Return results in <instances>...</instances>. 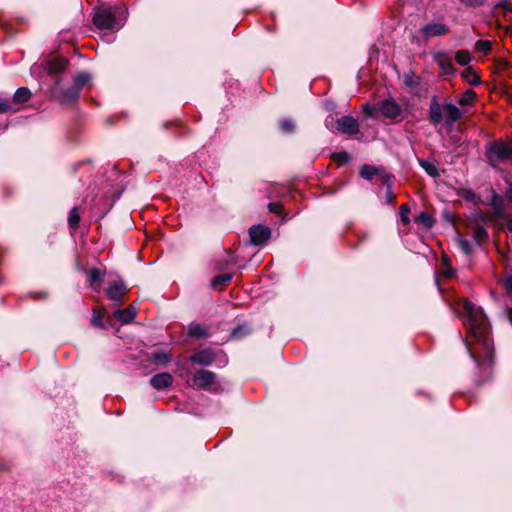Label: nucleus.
<instances>
[{"label": "nucleus", "mask_w": 512, "mask_h": 512, "mask_svg": "<svg viewBox=\"0 0 512 512\" xmlns=\"http://www.w3.org/2000/svg\"><path fill=\"white\" fill-rule=\"evenodd\" d=\"M462 309L465 314L464 325L468 330L466 347L477 366L479 375L476 383L480 385L492 374L494 347L490 336V325L482 308L471 301L463 300Z\"/></svg>", "instance_id": "1"}, {"label": "nucleus", "mask_w": 512, "mask_h": 512, "mask_svg": "<svg viewBox=\"0 0 512 512\" xmlns=\"http://www.w3.org/2000/svg\"><path fill=\"white\" fill-rule=\"evenodd\" d=\"M126 10L121 7L101 5L95 9L93 23L99 29H120L125 21Z\"/></svg>", "instance_id": "2"}, {"label": "nucleus", "mask_w": 512, "mask_h": 512, "mask_svg": "<svg viewBox=\"0 0 512 512\" xmlns=\"http://www.w3.org/2000/svg\"><path fill=\"white\" fill-rule=\"evenodd\" d=\"M377 110L381 115L395 123L403 120L406 117V109L403 105L397 102L394 98H385L377 104Z\"/></svg>", "instance_id": "3"}, {"label": "nucleus", "mask_w": 512, "mask_h": 512, "mask_svg": "<svg viewBox=\"0 0 512 512\" xmlns=\"http://www.w3.org/2000/svg\"><path fill=\"white\" fill-rule=\"evenodd\" d=\"M487 157L493 166L512 162V143L502 141L491 143L487 149Z\"/></svg>", "instance_id": "4"}, {"label": "nucleus", "mask_w": 512, "mask_h": 512, "mask_svg": "<svg viewBox=\"0 0 512 512\" xmlns=\"http://www.w3.org/2000/svg\"><path fill=\"white\" fill-rule=\"evenodd\" d=\"M51 93L54 98L58 99L61 103L64 104L75 102L80 95V92L77 90V88H74L73 86L67 89H62L58 79L55 81V84L51 89Z\"/></svg>", "instance_id": "5"}, {"label": "nucleus", "mask_w": 512, "mask_h": 512, "mask_svg": "<svg viewBox=\"0 0 512 512\" xmlns=\"http://www.w3.org/2000/svg\"><path fill=\"white\" fill-rule=\"evenodd\" d=\"M335 124L338 132L348 136H356L360 132L359 123L352 116H343L337 119Z\"/></svg>", "instance_id": "6"}, {"label": "nucleus", "mask_w": 512, "mask_h": 512, "mask_svg": "<svg viewBox=\"0 0 512 512\" xmlns=\"http://www.w3.org/2000/svg\"><path fill=\"white\" fill-rule=\"evenodd\" d=\"M450 29L446 24L440 22H431L421 27L420 33L427 39L432 37L445 36L449 34Z\"/></svg>", "instance_id": "7"}, {"label": "nucleus", "mask_w": 512, "mask_h": 512, "mask_svg": "<svg viewBox=\"0 0 512 512\" xmlns=\"http://www.w3.org/2000/svg\"><path fill=\"white\" fill-rule=\"evenodd\" d=\"M216 375L209 370L200 369L193 376V385L198 389H209L214 384Z\"/></svg>", "instance_id": "8"}, {"label": "nucleus", "mask_w": 512, "mask_h": 512, "mask_svg": "<svg viewBox=\"0 0 512 512\" xmlns=\"http://www.w3.org/2000/svg\"><path fill=\"white\" fill-rule=\"evenodd\" d=\"M251 243L260 246L263 245L271 236V230L263 225H254L249 229Z\"/></svg>", "instance_id": "9"}, {"label": "nucleus", "mask_w": 512, "mask_h": 512, "mask_svg": "<svg viewBox=\"0 0 512 512\" xmlns=\"http://www.w3.org/2000/svg\"><path fill=\"white\" fill-rule=\"evenodd\" d=\"M443 113L445 125L450 129L453 127L455 122L459 121L463 117V112L452 103H446L443 105Z\"/></svg>", "instance_id": "10"}, {"label": "nucleus", "mask_w": 512, "mask_h": 512, "mask_svg": "<svg viewBox=\"0 0 512 512\" xmlns=\"http://www.w3.org/2000/svg\"><path fill=\"white\" fill-rule=\"evenodd\" d=\"M191 362L203 366L211 365L215 360V352L211 348L196 351L190 358Z\"/></svg>", "instance_id": "11"}, {"label": "nucleus", "mask_w": 512, "mask_h": 512, "mask_svg": "<svg viewBox=\"0 0 512 512\" xmlns=\"http://www.w3.org/2000/svg\"><path fill=\"white\" fill-rule=\"evenodd\" d=\"M434 60L438 64L443 75L455 74L456 69L453 65L452 59L445 52L437 53Z\"/></svg>", "instance_id": "12"}, {"label": "nucleus", "mask_w": 512, "mask_h": 512, "mask_svg": "<svg viewBox=\"0 0 512 512\" xmlns=\"http://www.w3.org/2000/svg\"><path fill=\"white\" fill-rule=\"evenodd\" d=\"M126 291V286L122 281H115L109 285L106 295L110 300L121 304Z\"/></svg>", "instance_id": "13"}, {"label": "nucleus", "mask_w": 512, "mask_h": 512, "mask_svg": "<svg viewBox=\"0 0 512 512\" xmlns=\"http://www.w3.org/2000/svg\"><path fill=\"white\" fill-rule=\"evenodd\" d=\"M173 384V376L170 373L162 372L150 379V385L156 390H164Z\"/></svg>", "instance_id": "14"}, {"label": "nucleus", "mask_w": 512, "mask_h": 512, "mask_svg": "<svg viewBox=\"0 0 512 512\" xmlns=\"http://www.w3.org/2000/svg\"><path fill=\"white\" fill-rule=\"evenodd\" d=\"M429 121L432 125L437 126L443 121V106H441L434 97L429 106Z\"/></svg>", "instance_id": "15"}, {"label": "nucleus", "mask_w": 512, "mask_h": 512, "mask_svg": "<svg viewBox=\"0 0 512 512\" xmlns=\"http://www.w3.org/2000/svg\"><path fill=\"white\" fill-rule=\"evenodd\" d=\"M136 313V308L133 305H130L125 309L116 310L114 312V318L122 324H128L134 320Z\"/></svg>", "instance_id": "16"}, {"label": "nucleus", "mask_w": 512, "mask_h": 512, "mask_svg": "<svg viewBox=\"0 0 512 512\" xmlns=\"http://www.w3.org/2000/svg\"><path fill=\"white\" fill-rule=\"evenodd\" d=\"M494 209L496 212V215L499 217V219L502 220L503 227L508 231L512 233V218H508L505 214L504 207H503V201L499 197V205L496 203L494 204Z\"/></svg>", "instance_id": "17"}, {"label": "nucleus", "mask_w": 512, "mask_h": 512, "mask_svg": "<svg viewBox=\"0 0 512 512\" xmlns=\"http://www.w3.org/2000/svg\"><path fill=\"white\" fill-rule=\"evenodd\" d=\"M104 277V273L99 268H92L88 273L89 284L95 291L100 290V286Z\"/></svg>", "instance_id": "18"}, {"label": "nucleus", "mask_w": 512, "mask_h": 512, "mask_svg": "<svg viewBox=\"0 0 512 512\" xmlns=\"http://www.w3.org/2000/svg\"><path fill=\"white\" fill-rule=\"evenodd\" d=\"M461 77L472 86H478L481 84L479 75L471 66H468L464 71H462Z\"/></svg>", "instance_id": "19"}, {"label": "nucleus", "mask_w": 512, "mask_h": 512, "mask_svg": "<svg viewBox=\"0 0 512 512\" xmlns=\"http://www.w3.org/2000/svg\"><path fill=\"white\" fill-rule=\"evenodd\" d=\"M188 334L192 338H202L209 335L208 328L201 324H190L188 327Z\"/></svg>", "instance_id": "20"}, {"label": "nucleus", "mask_w": 512, "mask_h": 512, "mask_svg": "<svg viewBox=\"0 0 512 512\" xmlns=\"http://www.w3.org/2000/svg\"><path fill=\"white\" fill-rule=\"evenodd\" d=\"M419 164L429 176L433 178L440 176L437 163L435 161L419 160Z\"/></svg>", "instance_id": "21"}, {"label": "nucleus", "mask_w": 512, "mask_h": 512, "mask_svg": "<svg viewBox=\"0 0 512 512\" xmlns=\"http://www.w3.org/2000/svg\"><path fill=\"white\" fill-rule=\"evenodd\" d=\"M30 96H31V93L28 88H26V87L18 88L13 96L12 101H11L12 105L25 103L30 99Z\"/></svg>", "instance_id": "22"}, {"label": "nucleus", "mask_w": 512, "mask_h": 512, "mask_svg": "<svg viewBox=\"0 0 512 512\" xmlns=\"http://www.w3.org/2000/svg\"><path fill=\"white\" fill-rule=\"evenodd\" d=\"M477 99V94L474 90H466L458 100L460 106H472Z\"/></svg>", "instance_id": "23"}, {"label": "nucleus", "mask_w": 512, "mask_h": 512, "mask_svg": "<svg viewBox=\"0 0 512 512\" xmlns=\"http://www.w3.org/2000/svg\"><path fill=\"white\" fill-rule=\"evenodd\" d=\"M67 62L64 59H54L48 63V72L58 74L66 69Z\"/></svg>", "instance_id": "24"}, {"label": "nucleus", "mask_w": 512, "mask_h": 512, "mask_svg": "<svg viewBox=\"0 0 512 512\" xmlns=\"http://www.w3.org/2000/svg\"><path fill=\"white\" fill-rule=\"evenodd\" d=\"M91 76L90 74L86 72L79 73L74 77L73 80V87L77 88V90L80 92L81 89L90 81Z\"/></svg>", "instance_id": "25"}, {"label": "nucleus", "mask_w": 512, "mask_h": 512, "mask_svg": "<svg viewBox=\"0 0 512 512\" xmlns=\"http://www.w3.org/2000/svg\"><path fill=\"white\" fill-rule=\"evenodd\" d=\"M233 275L230 273H224L221 275L215 276L211 281V286L213 288H217L219 286H226L232 280Z\"/></svg>", "instance_id": "26"}, {"label": "nucleus", "mask_w": 512, "mask_h": 512, "mask_svg": "<svg viewBox=\"0 0 512 512\" xmlns=\"http://www.w3.org/2000/svg\"><path fill=\"white\" fill-rule=\"evenodd\" d=\"M151 359L155 364L165 365L171 359V356L165 351H155L151 355Z\"/></svg>", "instance_id": "27"}, {"label": "nucleus", "mask_w": 512, "mask_h": 512, "mask_svg": "<svg viewBox=\"0 0 512 512\" xmlns=\"http://www.w3.org/2000/svg\"><path fill=\"white\" fill-rule=\"evenodd\" d=\"M250 332H251V329L246 324L239 325L233 329V331L231 333V338L239 340V339L249 335Z\"/></svg>", "instance_id": "28"}, {"label": "nucleus", "mask_w": 512, "mask_h": 512, "mask_svg": "<svg viewBox=\"0 0 512 512\" xmlns=\"http://www.w3.org/2000/svg\"><path fill=\"white\" fill-rule=\"evenodd\" d=\"M414 221L418 224H422L426 228H431L434 224L433 218L426 212H421L415 216Z\"/></svg>", "instance_id": "29"}, {"label": "nucleus", "mask_w": 512, "mask_h": 512, "mask_svg": "<svg viewBox=\"0 0 512 512\" xmlns=\"http://www.w3.org/2000/svg\"><path fill=\"white\" fill-rule=\"evenodd\" d=\"M455 60L461 66H466L471 61V55L467 50H458L455 53Z\"/></svg>", "instance_id": "30"}, {"label": "nucleus", "mask_w": 512, "mask_h": 512, "mask_svg": "<svg viewBox=\"0 0 512 512\" xmlns=\"http://www.w3.org/2000/svg\"><path fill=\"white\" fill-rule=\"evenodd\" d=\"M492 48L491 42L488 40H477L475 43V51L487 55Z\"/></svg>", "instance_id": "31"}, {"label": "nucleus", "mask_w": 512, "mask_h": 512, "mask_svg": "<svg viewBox=\"0 0 512 512\" xmlns=\"http://www.w3.org/2000/svg\"><path fill=\"white\" fill-rule=\"evenodd\" d=\"M376 171L377 170L374 166L365 164L360 168V176L363 179L371 180L375 176Z\"/></svg>", "instance_id": "32"}, {"label": "nucleus", "mask_w": 512, "mask_h": 512, "mask_svg": "<svg viewBox=\"0 0 512 512\" xmlns=\"http://www.w3.org/2000/svg\"><path fill=\"white\" fill-rule=\"evenodd\" d=\"M80 221V214L77 207H74L71 209L69 216H68V223L69 226L73 229L78 227Z\"/></svg>", "instance_id": "33"}, {"label": "nucleus", "mask_w": 512, "mask_h": 512, "mask_svg": "<svg viewBox=\"0 0 512 512\" xmlns=\"http://www.w3.org/2000/svg\"><path fill=\"white\" fill-rule=\"evenodd\" d=\"M280 129L285 133H292L295 130V124L291 119L284 118L279 122Z\"/></svg>", "instance_id": "34"}, {"label": "nucleus", "mask_w": 512, "mask_h": 512, "mask_svg": "<svg viewBox=\"0 0 512 512\" xmlns=\"http://www.w3.org/2000/svg\"><path fill=\"white\" fill-rule=\"evenodd\" d=\"M399 213H400L401 222L404 225H408L410 223V218H409L410 207H409V205L402 204L399 208Z\"/></svg>", "instance_id": "35"}, {"label": "nucleus", "mask_w": 512, "mask_h": 512, "mask_svg": "<svg viewBox=\"0 0 512 512\" xmlns=\"http://www.w3.org/2000/svg\"><path fill=\"white\" fill-rule=\"evenodd\" d=\"M11 111H17V108H13L11 100L0 97V114Z\"/></svg>", "instance_id": "36"}, {"label": "nucleus", "mask_w": 512, "mask_h": 512, "mask_svg": "<svg viewBox=\"0 0 512 512\" xmlns=\"http://www.w3.org/2000/svg\"><path fill=\"white\" fill-rule=\"evenodd\" d=\"M473 236L478 243H481L488 236V233L483 226H477L474 229Z\"/></svg>", "instance_id": "37"}, {"label": "nucleus", "mask_w": 512, "mask_h": 512, "mask_svg": "<svg viewBox=\"0 0 512 512\" xmlns=\"http://www.w3.org/2000/svg\"><path fill=\"white\" fill-rule=\"evenodd\" d=\"M404 84L409 88H416L420 84V79L417 76L406 75L404 77Z\"/></svg>", "instance_id": "38"}, {"label": "nucleus", "mask_w": 512, "mask_h": 512, "mask_svg": "<svg viewBox=\"0 0 512 512\" xmlns=\"http://www.w3.org/2000/svg\"><path fill=\"white\" fill-rule=\"evenodd\" d=\"M91 323L95 327L104 328V324L102 321V314L100 312H98L96 309H93V316L91 319Z\"/></svg>", "instance_id": "39"}, {"label": "nucleus", "mask_w": 512, "mask_h": 512, "mask_svg": "<svg viewBox=\"0 0 512 512\" xmlns=\"http://www.w3.org/2000/svg\"><path fill=\"white\" fill-rule=\"evenodd\" d=\"M459 247L465 254L471 253V245L470 242L467 239H460L458 241Z\"/></svg>", "instance_id": "40"}, {"label": "nucleus", "mask_w": 512, "mask_h": 512, "mask_svg": "<svg viewBox=\"0 0 512 512\" xmlns=\"http://www.w3.org/2000/svg\"><path fill=\"white\" fill-rule=\"evenodd\" d=\"M443 274L448 278L454 275V271L452 267L448 264V260L446 258L443 259Z\"/></svg>", "instance_id": "41"}, {"label": "nucleus", "mask_w": 512, "mask_h": 512, "mask_svg": "<svg viewBox=\"0 0 512 512\" xmlns=\"http://www.w3.org/2000/svg\"><path fill=\"white\" fill-rule=\"evenodd\" d=\"M269 211L275 214H280L282 212V204L278 202H271L268 205Z\"/></svg>", "instance_id": "42"}, {"label": "nucleus", "mask_w": 512, "mask_h": 512, "mask_svg": "<svg viewBox=\"0 0 512 512\" xmlns=\"http://www.w3.org/2000/svg\"><path fill=\"white\" fill-rule=\"evenodd\" d=\"M377 109V106H371L369 105L368 103H366L364 106H363V113L365 114V116L367 117H372L374 115V111Z\"/></svg>", "instance_id": "43"}, {"label": "nucleus", "mask_w": 512, "mask_h": 512, "mask_svg": "<svg viewBox=\"0 0 512 512\" xmlns=\"http://www.w3.org/2000/svg\"><path fill=\"white\" fill-rule=\"evenodd\" d=\"M504 286L509 294H512V274L507 276L504 281Z\"/></svg>", "instance_id": "44"}, {"label": "nucleus", "mask_w": 512, "mask_h": 512, "mask_svg": "<svg viewBox=\"0 0 512 512\" xmlns=\"http://www.w3.org/2000/svg\"><path fill=\"white\" fill-rule=\"evenodd\" d=\"M335 157L338 158L341 162L348 161L349 159V155L346 152H340L336 154Z\"/></svg>", "instance_id": "45"}, {"label": "nucleus", "mask_w": 512, "mask_h": 512, "mask_svg": "<svg viewBox=\"0 0 512 512\" xmlns=\"http://www.w3.org/2000/svg\"><path fill=\"white\" fill-rule=\"evenodd\" d=\"M506 197L512 202V183H509L508 189L506 191Z\"/></svg>", "instance_id": "46"}, {"label": "nucleus", "mask_w": 512, "mask_h": 512, "mask_svg": "<svg viewBox=\"0 0 512 512\" xmlns=\"http://www.w3.org/2000/svg\"><path fill=\"white\" fill-rule=\"evenodd\" d=\"M387 200L390 202H393L395 200V195L391 189H388L387 191Z\"/></svg>", "instance_id": "47"}, {"label": "nucleus", "mask_w": 512, "mask_h": 512, "mask_svg": "<svg viewBox=\"0 0 512 512\" xmlns=\"http://www.w3.org/2000/svg\"><path fill=\"white\" fill-rule=\"evenodd\" d=\"M334 122L333 118H330L328 117L326 120H325V125L328 129H331V125L332 123Z\"/></svg>", "instance_id": "48"}, {"label": "nucleus", "mask_w": 512, "mask_h": 512, "mask_svg": "<svg viewBox=\"0 0 512 512\" xmlns=\"http://www.w3.org/2000/svg\"><path fill=\"white\" fill-rule=\"evenodd\" d=\"M508 318L510 323L512 324V307L508 310Z\"/></svg>", "instance_id": "49"}, {"label": "nucleus", "mask_w": 512, "mask_h": 512, "mask_svg": "<svg viewBox=\"0 0 512 512\" xmlns=\"http://www.w3.org/2000/svg\"><path fill=\"white\" fill-rule=\"evenodd\" d=\"M469 4H470V5H478V4H479V2H478V1H470V3H469Z\"/></svg>", "instance_id": "50"}]
</instances>
